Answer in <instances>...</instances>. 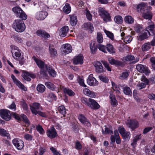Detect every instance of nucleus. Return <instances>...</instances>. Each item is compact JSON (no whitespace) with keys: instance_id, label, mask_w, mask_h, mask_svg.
Returning <instances> with one entry per match:
<instances>
[{"instance_id":"nucleus-19","label":"nucleus","mask_w":155,"mask_h":155,"mask_svg":"<svg viewBox=\"0 0 155 155\" xmlns=\"http://www.w3.org/2000/svg\"><path fill=\"white\" fill-rule=\"evenodd\" d=\"M79 121L83 124L88 127L91 126V123L89 120L82 114H80L78 116Z\"/></svg>"},{"instance_id":"nucleus-27","label":"nucleus","mask_w":155,"mask_h":155,"mask_svg":"<svg viewBox=\"0 0 155 155\" xmlns=\"http://www.w3.org/2000/svg\"><path fill=\"white\" fill-rule=\"evenodd\" d=\"M83 28H84L85 30H89L91 33L94 31V28L93 25L90 22H88L84 23L82 25Z\"/></svg>"},{"instance_id":"nucleus-47","label":"nucleus","mask_w":155,"mask_h":155,"mask_svg":"<svg viewBox=\"0 0 155 155\" xmlns=\"http://www.w3.org/2000/svg\"><path fill=\"white\" fill-rule=\"evenodd\" d=\"M58 110L61 114L64 116L66 114V110L64 106L63 105L60 106L58 108Z\"/></svg>"},{"instance_id":"nucleus-14","label":"nucleus","mask_w":155,"mask_h":155,"mask_svg":"<svg viewBox=\"0 0 155 155\" xmlns=\"http://www.w3.org/2000/svg\"><path fill=\"white\" fill-rule=\"evenodd\" d=\"M87 82L88 84L91 86H96L98 84V82L96 79L93 77V75L92 74H90L89 76Z\"/></svg>"},{"instance_id":"nucleus-64","label":"nucleus","mask_w":155,"mask_h":155,"mask_svg":"<svg viewBox=\"0 0 155 155\" xmlns=\"http://www.w3.org/2000/svg\"><path fill=\"white\" fill-rule=\"evenodd\" d=\"M45 151V149L44 147H40L39 149L38 155H43Z\"/></svg>"},{"instance_id":"nucleus-46","label":"nucleus","mask_w":155,"mask_h":155,"mask_svg":"<svg viewBox=\"0 0 155 155\" xmlns=\"http://www.w3.org/2000/svg\"><path fill=\"white\" fill-rule=\"evenodd\" d=\"M97 40L98 43H101L103 41V38L101 34L98 32L97 33Z\"/></svg>"},{"instance_id":"nucleus-56","label":"nucleus","mask_w":155,"mask_h":155,"mask_svg":"<svg viewBox=\"0 0 155 155\" xmlns=\"http://www.w3.org/2000/svg\"><path fill=\"white\" fill-rule=\"evenodd\" d=\"M99 78L101 81L104 83H107L109 81V79L106 77L103 76H99Z\"/></svg>"},{"instance_id":"nucleus-62","label":"nucleus","mask_w":155,"mask_h":155,"mask_svg":"<svg viewBox=\"0 0 155 155\" xmlns=\"http://www.w3.org/2000/svg\"><path fill=\"white\" fill-rule=\"evenodd\" d=\"M142 26L139 24L137 25L135 27V31L137 33L140 32L142 29Z\"/></svg>"},{"instance_id":"nucleus-38","label":"nucleus","mask_w":155,"mask_h":155,"mask_svg":"<svg viewBox=\"0 0 155 155\" xmlns=\"http://www.w3.org/2000/svg\"><path fill=\"white\" fill-rule=\"evenodd\" d=\"M125 21L128 24H132L134 22V19L130 16H126L124 19Z\"/></svg>"},{"instance_id":"nucleus-54","label":"nucleus","mask_w":155,"mask_h":155,"mask_svg":"<svg viewBox=\"0 0 155 155\" xmlns=\"http://www.w3.org/2000/svg\"><path fill=\"white\" fill-rule=\"evenodd\" d=\"M105 32L107 36L111 40H113L114 39V35L113 33L106 30H105Z\"/></svg>"},{"instance_id":"nucleus-17","label":"nucleus","mask_w":155,"mask_h":155,"mask_svg":"<svg viewBox=\"0 0 155 155\" xmlns=\"http://www.w3.org/2000/svg\"><path fill=\"white\" fill-rule=\"evenodd\" d=\"M32 58L39 68H50L49 66L45 64L44 61L36 58L35 56H33Z\"/></svg>"},{"instance_id":"nucleus-39","label":"nucleus","mask_w":155,"mask_h":155,"mask_svg":"<svg viewBox=\"0 0 155 155\" xmlns=\"http://www.w3.org/2000/svg\"><path fill=\"white\" fill-rule=\"evenodd\" d=\"M150 42H147L143 44L142 46V50L143 51H146L150 48Z\"/></svg>"},{"instance_id":"nucleus-6","label":"nucleus","mask_w":155,"mask_h":155,"mask_svg":"<svg viewBox=\"0 0 155 155\" xmlns=\"http://www.w3.org/2000/svg\"><path fill=\"white\" fill-rule=\"evenodd\" d=\"M30 107L31 112L35 115L37 114V112L39 111L42 110L40 104L37 102H34L32 105H30Z\"/></svg>"},{"instance_id":"nucleus-8","label":"nucleus","mask_w":155,"mask_h":155,"mask_svg":"<svg viewBox=\"0 0 155 155\" xmlns=\"http://www.w3.org/2000/svg\"><path fill=\"white\" fill-rule=\"evenodd\" d=\"M114 135H112L110 137V140L112 142L114 143L115 141L117 144H120L121 143V140L117 130L114 131Z\"/></svg>"},{"instance_id":"nucleus-63","label":"nucleus","mask_w":155,"mask_h":155,"mask_svg":"<svg viewBox=\"0 0 155 155\" xmlns=\"http://www.w3.org/2000/svg\"><path fill=\"white\" fill-rule=\"evenodd\" d=\"M118 130L121 135H122V134H123L126 131L124 128L122 126L119 127L118 128Z\"/></svg>"},{"instance_id":"nucleus-41","label":"nucleus","mask_w":155,"mask_h":155,"mask_svg":"<svg viewBox=\"0 0 155 155\" xmlns=\"http://www.w3.org/2000/svg\"><path fill=\"white\" fill-rule=\"evenodd\" d=\"M45 85L47 87L52 90H54L55 87L54 85L52 83L50 82H46L45 83Z\"/></svg>"},{"instance_id":"nucleus-5","label":"nucleus","mask_w":155,"mask_h":155,"mask_svg":"<svg viewBox=\"0 0 155 155\" xmlns=\"http://www.w3.org/2000/svg\"><path fill=\"white\" fill-rule=\"evenodd\" d=\"M13 145L18 150L22 149L24 147V142L21 139L15 138L12 141Z\"/></svg>"},{"instance_id":"nucleus-52","label":"nucleus","mask_w":155,"mask_h":155,"mask_svg":"<svg viewBox=\"0 0 155 155\" xmlns=\"http://www.w3.org/2000/svg\"><path fill=\"white\" fill-rule=\"evenodd\" d=\"M124 93L127 95H130L131 94L132 92L130 89V88L127 87H125L124 88Z\"/></svg>"},{"instance_id":"nucleus-55","label":"nucleus","mask_w":155,"mask_h":155,"mask_svg":"<svg viewBox=\"0 0 155 155\" xmlns=\"http://www.w3.org/2000/svg\"><path fill=\"white\" fill-rule=\"evenodd\" d=\"M98 48L101 51L104 53H107L106 51V47H105L104 45L99 44L98 45Z\"/></svg>"},{"instance_id":"nucleus-49","label":"nucleus","mask_w":155,"mask_h":155,"mask_svg":"<svg viewBox=\"0 0 155 155\" xmlns=\"http://www.w3.org/2000/svg\"><path fill=\"white\" fill-rule=\"evenodd\" d=\"M147 29L150 31L153 35L155 34V27L153 24L150 25L147 27Z\"/></svg>"},{"instance_id":"nucleus-10","label":"nucleus","mask_w":155,"mask_h":155,"mask_svg":"<svg viewBox=\"0 0 155 155\" xmlns=\"http://www.w3.org/2000/svg\"><path fill=\"white\" fill-rule=\"evenodd\" d=\"M1 117L6 120H9L11 118V114L8 110L5 109L0 110Z\"/></svg>"},{"instance_id":"nucleus-11","label":"nucleus","mask_w":155,"mask_h":155,"mask_svg":"<svg viewBox=\"0 0 155 155\" xmlns=\"http://www.w3.org/2000/svg\"><path fill=\"white\" fill-rule=\"evenodd\" d=\"M126 125L132 130L134 129L139 126L138 122L134 120H128L127 121Z\"/></svg>"},{"instance_id":"nucleus-57","label":"nucleus","mask_w":155,"mask_h":155,"mask_svg":"<svg viewBox=\"0 0 155 155\" xmlns=\"http://www.w3.org/2000/svg\"><path fill=\"white\" fill-rule=\"evenodd\" d=\"M124 59L126 61H130L134 60V57L132 55H128L125 57Z\"/></svg>"},{"instance_id":"nucleus-45","label":"nucleus","mask_w":155,"mask_h":155,"mask_svg":"<svg viewBox=\"0 0 155 155\" xmlns=\"http://www.w3.org/2000/svg\"><path fill=\"white\" fill-rule=\"evenodd\" d=\"M139 72L144 73L146 75H148L150 73V71L148 68H137Z\"/></svg>"},{"instance_id":"nucleus-25","label":"nucleus","mask_w":155,"mask_h":155,"mask_svg":"<svg viewBox=\"0 0 155 155\" xmlns=\"http://www.w3.org/2000/svg\"><path fill=\"white\" fill-rule=\"evenodd\" d=\"M108 60L110 63L111 64H114L120 66L121 67H123L124 65L123 62L115 60L112 58H109Z\"/></svg>"},{"instance_id":"nucleus-18","label":"nucleus","mask_w":155,"mask_h":155,"mask_svg":"<svg viewBox=\"0 0 155 155\" xmlns=\"http://www.w3.org/2000/svg\"><path fill=\"white\" fill-rule=\"evenodd\" d=\"M48 13L45 11L39 12L36 14V18L39 20H42L45 19L48 15Z\"/></svg>"},{"instance_id":"nucleus-32","label":"nucleus","mask_w":155,"mask_h":155,"mask_svg":"<svg viewBox=\"0 0 155 155\" xmlns=\"http://www.w3.org/2000/svg\"><path fill=\"white\" fill-rule=\"evenodd\" d=\"M147 32H144L142 34L140 35L139 36L138 38V40L140 41H142L143 40L147 38L148 37V36L147 35V33H148V34L150 35H152L151 34H150V32L148 30H147Z\"/></svg>"},{"instance_id":"nucleus-16","label":"nucleus","mask_w":155,"mask_h":155,"mask_svg":"<svg viewBox=\"0 0 155 155\" xmlns=\"http://www.w3.org/2000/svg\"><path fill=\"white\" fill-rule=\"evenodd\" d=\"M63 47L61 50L63 54L65 55L71 52L72 48L70 44H67L63 45Z\"/></svg>"},{"instance_id":"nucleus-36","label":"nucleus","mask_w":155,"mask_h":155,"mask_svg":"<svg viewBox=\"0 0 155 155\" xmlns=\"http://www.w3.org/2000/svg\"><path fill=\"white\" fill-rule=\"evenodd\" d=\"M63 91L64 93L67 94L70 96H74L75 94V93L72 91L68 88H64Z\"/></svg>"},{"instance_id":"nucleus-22","label":"nucleus","mask_w":155,"mask_h":155,"mask_svg":"<svg viewBox=\"0 0 155 155\" xmlns=\"http://www.w3.org/2000/svg\"><path fill=\"white\" fill-rule=\"evenodd\" d=\"M49 51L51 57L55 58L58 55L57 50L52 45H50L49 47Z\"/></svg>"},{"instance_id":"nucleus-61","label":"nucleus","mask_w":155,"mask_h":155,"mask_svg":"<svg viewBox=\"0 0 155 155\" xmlns=\"http://www.w3.org/2000/svg\"><path fill=\"white\" fill-rule=\"evenodd\" d=\"M94 65L96 68H103L101 63L99 61H96L94 62Z\"/></svg>"},{"instance_id":"nucleus-23","label":"nucleus","mask_w":155,"mask_h":155,"mask_svg":"<svg viewBox=\"0 0 155 155\" xmlns=\"http://www.w3.org/2000/svg\"><path fill=\"white\" fill-rule=\"evenodd\" d=\"M149 8V7H147L146 4L142 3L137 5V9L138 12L143 13V12H144V11L148 10Z\"/></svg>"},{"instance_id":"nucleus-33","label":"nucleus","mask_w":155,"mask_h":155,"mask_svg":"<svg viewBox=\"0 0 155 155\" xmlns=\"http://www.w3.org/2000/svg\"><path fill=\"white\" fill-rule=\"evenodd\" d=\"M0 135L4 137H6L8 139L10 140L11 137L9 134L7 132L6 130L0 128Z\"/></svg>"},{"instance_id":"nucleus-29","label":"nucleus","mask_w":155,"mask_h":155,"mask_svg":"<svg viewBox=\"0 0 155 155\" xmlns=\"http://www.w3.org/2000/svg\"><path fill=\"white\" fill-rule=\"evenodd\" d=\"M68 31V26H64L60 29L59 35L62 37L66 36Z\"/></svg>"},{"instance_id":"nucleus-58","label":"nucleus","mask_w":155,"mask_h":155,"mask_svg":"<svg viewBox=\"0 0 155 155\" xmlns=\"http://www.w3.org/2000/svg\"><path fill=\"white\" fill-rule=\"evenodd\" d=\"M111 84L113 90L114 91H116L117 93H119V89L117 87V86L116 84L112 81L111 82Z\"/></svg>"},{"instance_id":"nucleus-13","label":"nucleus","mask_w":155,"mask_h":155,"mask_svg":"<svg viewBox=\"0 0 155 155\" xmlns=\"http://www.w3.org/2000/svg\"><path fill=\"white\" fill-rule=\"evenodd\" d=\"M88 106L92 109H98L100 106L99 104L94 99L89 98V103Z\"/></svg>"},{"instance_id":"nucleus-4","label":"nucleus","mask_w":155,"mask_h":155,"mask_svg":"<svg viewBox=\"0 0 155 155\" xmlns=\"http://www.w3.org/2000/svg\"><path fill=\"white\" fill-rule=\"evenodd\" d=\"M13 117L19 121H23L25 122L27 126H28L30 124V123L29 120L27 118L26 115L23 114H21V115L17 114L15 113H13L12 114Z\"/></svg>"},{"instance_id":"nucleus-37","label":"nucleus","mask_w":155,"mask_h":155,"mask_svg":"<svg viewBox=\"0 0 155 155\" xmlns=\"http://www.w3.org/2000/svg\"><path fill=\"white\" fill-rule=\"evenodd\" d=\"M37 90L39 92L43 93L45 90V87L44 85L41 84H39L37 86Z\"/></svg>"},{"instance_id":"nucleus-15","label":"nucleus","mask_w":155,"mask_h":155,"mask_svg":"<svg viewBox=\"0 0 155 155\" xmlns=\"http://www.w3.org/2000/svg\"><path fill=\"white\" fill-rule=\"evenodd\" d=\"M84 94L90 98H95L97 96V94L92 91H91L87 88H84L83 90Z\"/></svg>"},{"instance_id":"nucleus-7","label":"nucleus","mask_w":155,"mask_h":155,"mask_svg":"<svg viewBox=\"0 0 155 155\" xmlns=\"http://www.w3.org/2000/svg\"><path fill=\"white\" fill-rule=\"evenodd\" d=\"M11 51L13 57L17 59L18 58L20 57L21 54V50L18 48L13 45H12L11 46Z\"/></svg>"},{"instance_id":"nucleus-43","label":"nucleus","mask_w":155,"mask_h":155,"mask_svg":"<svg viewBox=\"0 0 155 155\" xmlns=\"http://www.w3.org/2000/svg\"><path fill=\"white\" fill-rule=\"evenodd\" d=\"M47 100L49 101H52L56 100V97L55 95L53 93H51L49 94L47 96Z\"/></svg>"},{"instance_id":"nucleus-24","label":"nucleus","mask_w":155,"mask_h":155,"mask_svg":"<svg viewBox=\"0 0 155 155\" xmlns=\"http://www.w3.org/2000/svg\"><path fill=\"white\" fill-rule=\"evenodd\" d=\"M36 33L38 36L44 38H47L50 36V35L46 32L45 31L42 30H38L36 32Z\"/></svg>"},{"instance_id":"nucleus-60","label":"nucleus","mask_w":155,"mask_h":155,"mask_svg":"<svg viewBox=\"0 0 155 155\" xmlns=\"http://www.w3.org/2000/svg\"><path fill=\"white\" fill-rule=\"evenodd\" d=\"M132 39V38L131 36L128 35L125 37L124 39V41L127 43H130Z\"/></svg>"},{"instance_id":"nucleus-51","label":"nucleus","mask_w":155,"mask_h":155,"mask_svg":"<svg viewBox=\"0 0 155 155\" xmlns=\"http://www.w3.org/2000/svg\"><path fill=\"white\" fill-rule=\"evenodd\" d=\"M81 101L82 103L88 106L89 103V98L82 97L81 98Z\"/></svg>"},{"instance_id":"nucleus-9","label":"nucleus","mask_w":155,"mask_h":155,"mask_svg":"<svg viewBox=\"0 0 155 155\" xmlns=\"http://www.w3.org/2000/svg\"><path fill=\"white\" fill-rule=\"evenodd\" d=\"M46 133L48 137L50 138H55L58 136L56 130L53 126L47 130Z\"/></svg>"},{"instance_id":"nucleus-31","label":"nucleus","mask_w":155,"mask_h":155,"mask_svg":"<svg viewBox=\"0 0 155 155\" xmlns=\"http://www.w3.org/2000/svg\"><path fill=\"white\" fill-rule=\"evenodd\" d=\"M104 127V130L103 128H102V134H113V131L112 130L111 127H107L106 126H105Z\"/></svg>"},{"instance_id":"nucleus-3","label":"nucleus","mask_w":155,"mask_h":155,"mask_svg":"<svg viewBox=\"0 0 155 155\" xmlns=\"http://www.w3.org/2000/svg\"><path fill=\"white\" fill-rule=\"evenodd\" d=\"M98 11L100 15L102 17L104 21L106 22L110 21V15L104 8H98Z\"/></svg>"},{"instance_id":"nucleus-28","label":"nucleus","mask_w":155,"mask_h":155,"mask_svg":"<svg viewBox=\"0 0 155 155\" xmlns=\"http://www.w3.org/2000/svg\"><path fill=\"white\" fill-rule=\"evenodd\" d=\"M143 18L146 19L151 20L152 17V15L151 12L149 10V8L148 10L145 11L143 12Z\"/></svg>"},{"instance_id":"nucleus-21","label":"nucleus","mask_w":155,"mask_h":155,"mask_svg":"<svg viewBox=\"0 0 155 155\" xmlns=\"http://www.w3.org/2000/svg\"><path fill=\"white\" fill-rule=\"evenodd\" d=\"M83 55L81 54L75 57L73 59V63L75 64H82L83 62Z\"/></svg>"},{"instance_id":"nucleus-1","label":"nucleus","mask_w":155,"mask_h":155,"mask_svg":"<svg viewBox=\"0 0 155 155\" xmlns=\"http://www.w3.org/2000/svg\"><path fill=\"white\" fill-rule=\"evenodd\" d=\"M23 20L16 19L14 21L12 27L16 32H22L25 30L26 26Z\"/></svg>"},{"instance_id":"nucleus-34","label":"nucleus","mask_w":155,"mask_h":155,"mask_svg":"<svg viewBox=\"0 0 155 155\" xmlns=\"http://www.w3.org/2000/svg\"><path fill=\"white\" fill-rule=\"evenodd\" d=\"M77 19L76 16L72 15L70 17V23L72 26L75 25L77 22Z\"/></svg>"},{"instance_id":"nucleus-59","label":"nucleus","mask_w":155,"mask_h":155,"mask_svg":"<svg viewBox=\"0 0 155 155\" xmlns=\"http://www.w3.org/2000/svg\"><path fill=\"white\" fill-rule=\"evenodd\" d=\"M24 137L26 140L28 141H31L33 138V136L31 135L27 134H25Z\"/></svg>"},{"instance_id":"nucleus-30","label":"nucleus","mask_w":155,"mask_h":155,"mask_svg":"<svg viewBox=\"0 0 155 155\" xmlns=\"http://www.w3.org/2000/svg\"><path fill=\"white\" fill-rule=\"evenodd\" d=\"M96 42L94 41H91L90 44V48L91 53L94 54L96 52L98 47L95 45Z\"/></svg>"},{"instance_id":"nucleus-48","label":"nucleus","mask_w":155,"mask_h":155,"mask_svg":"<svg viewBox=\"0 0 155 155\" xmlns=\"http://www.w3.org/2000/svg\"><path fill=\"white\" fill-rule=\"evenodd\" d=\"M48 71L50 76L53 78L55 77L56 76V72L52 68H49Z\"/></svg>"},{"instance_id":"nucleus-50","label":"nucleus","mask_w":155,"mask_h":155,"mask_svg":"<svg viewBox=\"0 0 155 155\" xmlns=\"http://www.w3.org/2000/svg\"><path fill=\"white\" fill-rule=\"evenodd\" d=\"M77 81L80 86L85 87H87L86 85L84 84V80L82 78L78 77Z\"/></svg>"},{"instance_id":"nucleus-40","label":"nucleus","mask_w":155,"mask_h":155,"mask_svg":"<svg viewBox=\"0 0 155 155\" xmlns=\"http://www.w3.org/2000/svg\"><path fill=\"white\" fill-rule=\"evenodd\" d=\"M107 50L110 53H115V51L113 45L111 44H107L106 47Z\"/></svg>"},{"instance_id":"nucleus-44","label":"nucleus","mask_w":155,"mask_h":155,"mask_svg":"<svg viewBox=\"0 0 155 155\" xmlns=\"http://www.w3.org/2000/svg\"><path fill=\"white\" fill-rule=\"evenodd\" d=\"M114 20L115 22L118 24H121L123 22L122 18L120 15L116 16L114 17Z\"/></svg>"},{"instance_id":"nucleus-26","label":"nucleus","mask_w":155,"mask_h":155,"mask_svg":"<svg viewBox=\"0 0 155 155\" xmlns=\"http://www.w3.org/2000/svg\"><path fill=\"white\" fill-rule=\"evenodd\" d=\"M109 98L111 105L113 107H116L118 104V102L116 99L115 95L113 94H110V95Z\"/></svg>"},{"instance_id":"nucleus-53","label":"nucleus","mask_w":155,"mask_h":155,"mask_svg":"<svg viewBox=\"0 0 155 155\" xmlns=\"http://www.w3.org/2000/svg\"><path fill=\"white\" fill-rule=\"evenodd\" d=\"M36 129L41 134H43L45 133V131L42 127L38 125L36 127Z\"/></svg>"},{"instance_id":"nucleus-42","label":"nucleus","mask_w":155,"mask_h":155,"mask_svg":"<svg viewBox=\"0 0 155 155\" xmlns=\"http://www.w3.org/2000/svg\"><path fill=\"white\" fill-rule=\"evenodd\" d=\"M123 138L126 140H128L130 137V132L126 131L121 135Z\"/></svg>"},{"instance_id":"nucleus-35","label":"nucleus","mask_w":155,"mask_h":155,"mask_svg":"<svg viewBox=\"0 0 155 155\" xmlns=\"http://www.w3.org/2000/svg\"><path fill=\"white\" fill-rule=\"evenodd\" d=\"M71 6L68 3H66L63 8V11L66 14L69 13L71 11Z\"/></svg>"},{"instance_id":"nucleus-2","label":"nucleus","mask_w":155,"mask_h":155,"mask_svg":"<svg viewBox=\"0 0 155 155\" xmlns=\"http://www.w3.org/2000/svg\"><path fill=\"white\" fill-rule=\"evenodd\" d=\"M12 10L17 17L24 20H25L27 18V15L19 7L16 6L13 8Z\"/></svg>"},{"instance_id":"nucleus-20","label":"nucleus","mask_w":155,"mask_h":155,"mask_svg":"<svg viewBox=\"0 0 155 155\" xmlns=\"http://www.w3.org/2000/svg\"><path fill=\"white\" fill-rule=\"evenodd\" d=\"M21 75L24 79L27 81H30L31 80L30 77L34 78L35 77L34 74L29 73L26 71H24Z\"/></svg>"},{"instance_id":"nucleus-12","label":"nucleus","mask_w":155,"mask_h":155,"mask_svg":"<svg viewBox=\"0 0 155 155\" xmlns=\"http://www.w3.org/2000/svg\"><path fill=\"white\" fill-rule=\"evenodd\" d=\"M11 78L14 82L19 88L25 91L27 90V88L23 84H22L17 79L14 75H12Z\"/></svg>"}]
</instances>
